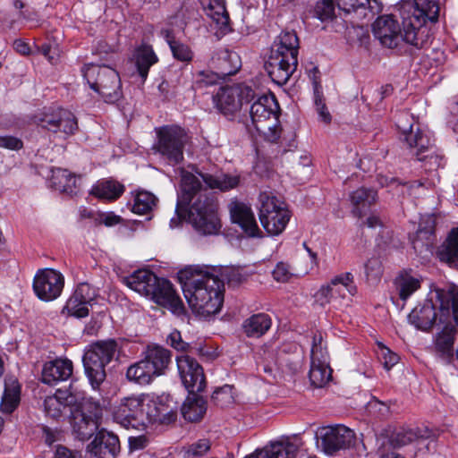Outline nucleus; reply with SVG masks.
Returning <instances> with one entry per match:
<instances>
[{
  "label": "nucleus",
  "mask_w": 458,
  "mask_h": 458,
  "mask_svg": "<svg viewBox=\"0 0 458 458\" xmlns=\"http://www.w3.org/2000/svg\"><path fill=\"white\" fill-rule=\"evenodd\" d=\"M181 194L176 204V217L170 221L172 228L179 226L183 218L202 235L217 234L221 222L217 216V204L207 189L227 191L239 185L237 175H213L196 170L195 174L182 171Z\"/></svg>",
  "instance_id": "obj_1"
},
{
  "label": "nucleus",
  "mask_w": 458,
  "mask_h": 458,
  "mask_svg": "<svg viewBox=\"0 0 458 458\" xmlns=\"http://www.w3.org/2000/svg\"><path fill=\"white\" fill-rule=\"evenodd\" d=\"M178 278L192 311L204 318L220 311L224 301V282L208 267L189 266Z\"/></svg>",
  "instance_id": "obj_2"
},
{
  "label": "nucleus",
  "mask_w": 458,
  "mask_h": 458,
  "mask_svg": "<svg viewBox=\"0 0 458 458\" xmlns=\"http://www.w3.org/2000/svg\"><path fill=\"white\" fill-rule=\"evenodd\" d=\"M176 412L148 394L124 397L114 411V420L125 428L144 429L148 424H170Z\"/></svg>",
  "instance_id": "obj_3"
},
{
  "label": "nucleus",
  "mask_w": 458,
  "mask_h": 458,
  "mask_svg": "<svg viewBox=\"0 0 458 458\" xmlns=\"http://www.w3.org/2000/svg\"><path fill=\"white\" fill-rule=\"evenodd\" d=\"M438 15L437 0H413V4H403L400 9V18L406 43L419 49L428 47L432 35L427 21L436 22Z\"/></svg>",
  "instance_id": "obj_4"
},
{
  "label": "nucleus",
  "mask_w": 458,
  "mask_h": 458,
  "mask_svg": "<svg viewBox=\"0 0 458 458\" xmlns=\"http://www.w3.org/2000/svg\"><path fill=\"white\" fill-rule=\"evenodd\" d=\"M123 280L131 290L150 298L158 305L169 309L173 313L177 315L183 313V303L168 280L157 277L148 269H139Z\"/></svg>",
  "instance_id": "obj_5"
},
{
  "label": "nucleus",
  "mask_w": 458,
  "mask_h": 458,
  "mask_svg": "<svg viewBox=\"0 0 458 458\" xmlns=\"http://www.w3.org/2000/svg\"><path fill=\"white\" fill-rule=\"evenodd\" d=\"M299 39L294 31H283L274 42L265 68L271 80L284 85L298 64Z\"/></svg>",
  "instance_id": "obj_6"
},
{
  "label": "nucleus",
  "mask_w": 458,
  "mask_h": 458,
  "mask_svg": "<svg viewBox=\"0 0 458 458\" xmlns=\"http://www.w3.org/2000/svg\"><path fill=\"white\" fill-rule=\"evenodd\" d=\"M119 353V344L114 339L97 341L89 345L83 355V365L93 389H98L105 381L106 367L118 360Z\"/></svg>",
  "instance_id": "obj_7"
},
{
  "label": "nucleus",
  "mask_w": 458,
  "mask_h": 458,
  "mask_svg": "<svg viewBox=\"0 0 458 458\" xmlns=\"http://www.w3.org/2000/svg\"><path fill=\"white\" fill-rule=\"evenodd\" d=\"M408 117V114H403L396 122V126L402 132L401 140L407 144L411 155L424 162L426 170H437L442 166V157L435 153L429 135L419 128L414 131Z\"/></svg>",
  "instance_id": "obj_8"
},
{
  "label": "nucleus",
  "mask_w": 458,
  "mask_h": 458,
  "mask_svg": "<svg viewBox=\"0 0 458 458\" xmlns=\"http://www.w3.org/2000/svg\"><path fill=\"white\" fill-rule=\"evenodd\" d=\"M279 110V105L274 95L259 97L250 107L252 125L270 142H276L280 137Z\"/></svg>",
  "instance_id": "obj_9"
},
{
  "label": "nucleus",
  "mask_w": 458,
  "mask_h": 458,
  "mask_svg": "<svg viewBox=\"0 0 458 458\" xmlns=\"http://www.w3.org/2000/svg\"><path fill=\"white\" fill-rule=\"evenodd\" d=\"M82 72L90 89L96 91L105 102L114 104L122 98L120 75L114 68L90 64H87Z\"/></svg>",
  "instance_id": "obj_10"
},
{
  "label": "nucleus",
  "mask_w": 458,
  "mask_h": 458,
  "mask_svg": "<svg viewBox=\"0 0 458 458\" xmlns=\"http://www.w3.org/2000/svg\"><path fill=\"white\" fill-rule=\"evenodd\" d=\"M259 216L262 226L270 235L280 234L291 216L285 203L268 191L259 193Z\"/></svg>",
  "instance_id": "obj_11"
},
{
  "label": "nucleus",
  "mask_w": 458,
  "mask_h": 458,
  "mask_svg": "<svg viewBox=\"0 0 458 458\" xmlns=\"http://www.w3.org/2000/svg\"><path fill=\"white\" fill-rule=\"evenodd\" d=\"M157 140L154 149L170 165H177L183 159V149L189 141L184 129L177 125H165L156 128Z\"/></svg>",
  "instance_id": "obj_12"
},
{
  "label": "nucleus",
  "mask_w": 458,
  "mask_h": 458,
  "mask_svg": "<svg viewBox=\"0 0 458 458\" xmlns=\"http://www.w3.org/2000/svg\"><path fill=\"white\" fill-rule=\"evenodd\" d=\"M256 98L250 86L234 84L223 87L214 98L216 108L227 117H233L242 109L244 103L249 104Z\"/></svg>",
  "instance_id": "obj_13"
},
{
  "label": "nucleus",
  "mask_w": 458,
  "mask_h": 458,
  "mask_svg": "<svg viewBox=\"0 0 458 458\" xmlns=\"http://www.w3.org/2000/svg\"><path fill=\"white\" fill-rule=\"evenodd\" d=\"M102 415L99 405L89 402L77 403L68 416L73 433L81 440L91 437L98 429Z\"/></svg>",
  "instance_id": "obj_14"
},
{
  "label": "nucleus",
  "mask_w": 458,
  "mask_h": 458,
  "mask_svg": "<svg viewBox=\"0 0 458 458\" xmlns=\"http://www.w3.org/2000/svg\"><path fill=\"white\" fill-rule=\"evenodd\" d=\"M33 119L38 125L54 133H62L64 138L74 134L78 130L75 115L64 108H45Z\"/></svg>",
  "instance_id": "obj_15"
},
{
  "label": "nucleus",
  "mask_w": 458,
  "mask_h": 458,
  "mask_svg": "<svg viewBox=\"0 0 458 458\" xmlns=\"http://www.w3.org/2000/svg\"><path fill=\"white\" fill-rule=\"evenodd\" d=\"M356 292L357 288L353 282V276L346 272L334 277L327 285L322 286L317 293L316 298L321 305H325L353 296Z\"/></svg>",
  "instance_id": "obj_16"
},
{
  "label": "nucleus",
  "mask_w": 458,
  "mask_h": 458,
  "mask_svg": "<svg viewBox=\"0 0 458 458\" xmlns=\"http://www.w3.org/2000/svg\"><path fill=\"white\" fill-rule=\"evenodd\" d=\"M176 363L182 383L189 394L202 392L206 387V378L199 363L189 355L178 356Z\"/></svg>",
  "instance_id": "obj_17"
},
{
  "label": "nucleus",
  "mask_w": 458,
  "mask_h": 458,
  "mask_svg": "<svg viewBox=\"0 0 458 458\" xmlns=\"http://www.w3.org/2000/svg\"><path fill=\"white\" fill-rule=\"evenodd\" d=\"M64 279L61 273L52 268L39 270L33 280L36 295L44 301L55 300L62 293Z\"/></svg>",
  "instance_id": "obj_18"
},
{
  "label": "nucleus",
  "mask_w": 458,
  "mask_h": 458,
  "mask_svg": "<svg viewBox=\"0 0 458 458\" xmlns=\"http://www.w3.org/2000/svg\"><path fill=\"white\" fill-rule=\"evenodd\" d=\"M373 34L388 48H395L401 42H406L403 26L401 28L393 14L379 16L373 23Z\"/></svg>",
  "instance_id": "obj_19"
},
{
  "label": "nucleus",
  "mask_w": 458,
  "mask_h": 458,
  "mask_svg": "<svg viewBox=\"0 0 458 458\" xmlns=\"http://www.w3.org/2000/svg\"><path fill=\"white\" fill-rule=\"evenodd\" d=\"M321 436V446L327 454H334L341 449L350 447L354 441V433L350 428L338 425L324 429Z\"/></svg>",
  "instance_id": "obj_20"
},
{
  "label": "nucleus",
  "mask_w": 458,
  "mask_h": 458,
  "mask_svg": "<svg viewBox=\"0 0 458 458\" xmlns=\"http://www.w3.org/2000/svg\"><path fill=\"white\" fill-rule=\"evenodd\" d=\"M77 403V397L69 390L57 389L53 395L45 398L44 411L46 416L58 420L70 413Z\"/></svg>",
  "instance_id": "obj_21"
},
{
  "label": "nucleus",
  "mask_w": 458,
  "mask_h": 458,
  "mask_svg": "<svg viewBox=\"0 0 458 458\" xmlns=\"http://www.w3.org/2000/svg\"><path fill=\"white\" fill-rule=\"evenodd\" d=\"M435 227L436 218L433 215L421 218L416 239L413 241V248L422 257L432 254V249L437 241Z\"/></svg>",
  "instance_id": "obj_22"
},
{
  "label": "nucleus",
  "mask_w": 458,
  "mask_h": 458,
  "mask_svg": "<svg viewBox=\"0 0 458 458\" xmlns=\"http://www.w3.org/2000/svg\"><path fill=\"white\" fill-rule=\"evenodd\" d=\"M120 450L119 439L112 433L100 431L88 445L91 458H115Z\"/></svg>",
  "instance_id": "obj_23"
},
{
  "label": "nucleus",
  "mask_w": 458,
  "mask_h": 458,
  "mask_svg": "<svg viewBox=\"0 0 458 458\" xmlns=\"http://www.w3.org/2000/svg\"><path fill=\"white\" fill-rule=\"evenodd\" d=\"M229 211L233 223L237 224L250 237L258 236V227L250 207L243 202L233 201L229 204Z\"/></svg>",
  "instance_id": "obj_24"
},
{
  "label": "nucleus",
  "mask_w": 458,
  "mask_h": 458,
  "mask_svg": "<svg viewBox=\"0 0 458 458\" xmlns=\"http://www.w3.org/2000/svg\"><path fill=\"white\" fill-rule=\"evenodd\" d=\"M72 362L68 359H56L45 363L42 369V382L54 385L67 380L72 374Z\"/></svg>",
  "instance_id": "obj_25"
},
{
  "label": "nucleus",
  "mask_w": 458,
  "mask_h": 458,
  "mask_svg": "<svg viewBox=\"0 0 458 458\" xmlns=\"http://www.w3.org/2000/svg\"><path fill=\"white\" fill-rule=\"evenodd\" d=\"M212 61L216 69V73L220 79L235 74L242 65L239 55L226 48L219 49Z\"/></svg>",
  "instance_id": "obj_26"
},
{
  "label": "nucleus",
  "mask_w": 458,
  "mask_h": 458,
  "mask_svg": "<svg viewBox=\"0 0 458 458\" xmlns=\"http://www.w3.org/2000/svg\"><path fill=\"white\" fill-rule=\"evenodd\" d=\"M157 377L165 373L172 360V352L160 345L149 344L143 358Z\"/></svg>",
  "instance_id": "obj_27"
},
{
  "label": "nucleus",
  "mask_w": 458,
  "mask_h": 458,
  "mask_svg": "<svg viewBox=\"0 0 458 458\" xmlns=\"http://www.w3.org/2000/svg\"><path fill=\"white\" fill-rule=\"evenodd\" d=\"M207 401L198 394V393L189 394L183 402L181 412L183 419L190 422H198L201 420L207 412Z\"/></svg>",
  "instance_id": "obj_28"
},
{
  "label": "nucleus",
  "mask_w": 458,
  "mask_h": 458,
  "mask_svg": "<svg viewBox=\"0 0 458 458\" xmlns=\"http://www.w3.org/2000/svg\"><path fill=\"white\" fill-rule=\"evenodd\" d=\"M350 199L352 205V215L361 218L368 213L371 205L376 202L377 192L372 189L360 187L351 193Z\"/></svg>",
  "instance_id": "obj_29"
},
{
  "label": "nucleus",
  "mask_w": 458,
  "mask_h": 458,
  "mask_svg": "<svg viewBox=\"0 0 458 458\" xmlns=\"http://www.w3.org/2000/svg\"><path fill=\"white\" fill-rule=\"evenodd\" d=\"M298 445L290 442H276L257 450L245 458H295Z\"/></svg>",
  "instance_id": "obj_30"
},
{
  "label": "nucleus",
  "mask_w": 458,
  "mask_h": 458,
  "mask_svg": "<svg viewBox=\"0 0 458 458\" xmlns=\"http://www.w3.org/2000/svg\"><path fill=\"white\" fill-rule=\"evenodd\" d=\"M50 187L62 193L73 195L77 193V179L75 174L66 169L54 168L49 179Z\"/></svg>",
  "instance_id": "obj_31"
},
{
  "label": "nucleus",
  "mask_w": 458,
  "mask_h": 458,
  "mask_svg": "<svg viewBox=\"0 0 458 458\" xmlns=\"http://www.w3.org/2000/svg\"><path fill=\"white\" fill-rule=\"evenodd\" d=\"M430 432L427 428H399L390 437V444L394 448H400L411 443H420L428 438Z\"/></svg>",
  "instance_id": "obj_32"
},
{
  "label": "nucleus",
  "mask_w": 458,
  "mask_h": 458,
  "mask_svg": "<svg viewBox=\"0 0 458 458\" xmlns=\"http://www.w3.org/2000/svg\"><path fill=\"white\" fill-rule=\"evenodd\" d=\"M437 318L435 308L430 303H426L420 308H415L408 316L411 324L417 328L428 330L432 327Z\"/></svg>",
  "instance_id": "obj_33"
},
{
  "label": "nucleus",
  "mask_w": 458,
  "mask_h": 458,
  "mask_svg": "<svg viewBox=\"0 0 458 458\" xmlns=\"http://www.w3.org/2000/svg\"><path fill=\"white\" fill-rule=\"evenodd\" d=\"M437 256L440 261L453 265L458 262V228L449 232L445 241L439 246Z\"/></svg>",
  "instance_id": "obj_34"
},
{
  "label": "nucleus",
  "mask_w": 458,
  "mask_h": 458,
  "mask_svg": "<svg viewBox=\"0 0 458 458\" xmlns=\"http://www.w3.org/2000/svg\"><path fill=\"white\" fill-rule=\"evenodd\" d=\"M200 4L206 15L221 29L227 27L229 15L225 8V0H200Z\"/></svg>",
  "instance_id": "obj_35"
},
{
  "label": "nucleus",
  "mask_w": 458,
  "mask_h": 458,
  "mask_svg": "<svg viewBox=\"0 0 458 458\" xmlns=\"http://www.w3.org/2000/svg\"><path fill=\"white\" fill-rule=\"evenodd\" d=\"M21 386L14 378H8L4 382V391L1 401V411L12 413L20 403Z\"/></svg>",
  "instance_id": "obj_36"
},
{
  "label": "nucleus",
  "mask_w": 458,
  "mask_h": 458,
  "mask_svg": "<svg viewBox=\"0 0 458 458\" xmlns=\"http://www.w3.org/2000/svg\"><path fill=\"white\" fill-rule=\"evenodd\" d=\"M271 324V318L267 314L259 313L247 318L242 328L247 336L260 337L270 328Z\"/></svg>",
  "instance_id": "obj_37"
},
{
  "label": "nucleus",
  "mask_w": 458,
  "mask_h": 458,
  "mask_svg": "<svg viewBox=\"0 0 458 458\" xmlns=\"http://www.w3.org/2000/svg\"><path fill=\"white\" fill-rule=\"evenodd\" d=\"M455 332L454 326L446 325L436 337V348L443 359L450 360L453 358Z\"/></svg>",
  "instance_id": "obj_38"
},
{
  "label": "nucleus",
  "mask_w": 458,
  "mask_h": 458,
  "mask_svg": "<svg viewBox=\"0 0 458 458\" xmlns=\"http://www.w3.org/2000/svg\"><path fill=\"white\" fill-rule=\"evenodd\" d=\"M135 64L142 80H146L150 66L157 62V57L150 46H141L134 54Z\"/></svg>",
  "instance_id": "obj_39"
},
{
  "label": "nucleus",
  "mask_w": 458,
  "mask_h": 458,
  "mask_svg": "<svg viewBox=\"0 0 458 458\" xmlns=\"http://www.w3.org/2000/svg\"><path fill=\"white\" fill-rule=\"evenodd\" d=\"M126 377L130 381H133L140 385H148L157 376L146 360L142 359L128 368Z\"/></svg>",
  "instance_id": "obj_40"
},
{
  "label": "nucleus",
  "mask_w": 458,
  "mask_h": 458,
  "mask_svg": "<svg viewBox=\"0 0 458 458\" xmlns=\"http://www.w3.org/2000/svg\"><path fill=\"white\" fill-rule=\"evenodd\" d=\"M124 191V186L118 182L107 180L96 184L90 193L98 199L114 200Z\"/></svg>",
  "instance_id": "obj_41"
},
{
  "label": "nucleus",
  "mask_w": 458,
  "mask_h": 458,
  "mask_svg": "<svg viewBox=\"0 0 458 458\" xmlns=\"http://www.w3.org/2000/svg\"><path fill=\"white\" fill-rule=\"evenodd\" d=\"M399 297L406 301L414 292L420 287V280L411 274L402 273L395 280Z\"/></svg>",
  "instance_id": "obj_42"
},
{
  "label": "nucleus",
  "mask_w": 458,
  "mask_h": 458,
  "mask_svg": "<svg viewBox=\"0 0 458 458\" xmlns=\"http://www.w3.org/2000/svg\"><path fill=\"white\" fill-rule=\"evenodd\" d=\"M157 198L151 192L147 191H140L137 192L132 212L143 215L150 212L157 204Z\"/></svg>",
  "instance_id": "obj_43"
},
{
  "label": "nucleus",
  "mask_w": 458,
  "mask_h": 458,
  "mask_svg": "<svg viewBox=\"0 0 458 458\" xmlns=\"http://www.w3.org/2000/svg\"><path fill=\"white\" fill-rule=\"evenodd\" d=\"M310 380L315 387H323L332 379L329 364H310Z\"/></svg>",
  "instance_id": "obj_44"
},
{
  "label": "nucleus",
  "mask_w": 458,
  "mask_h": 458,
  "mask_svg": "<svg viewBox=\"0 0 458 458\" xmlns=\"http://www.w3.org/2000/svg\"><path fill=\"white\" fill-rule=\"evenodd\" d=\"M165 34L166 41L170 47L173 55L175 59L181 62H191L193 57V53L190 47L179 41H176L168 30L162 31Z\"/></svg>",
  "instance_id": "obj_45"
},
{
  "label": "nucleus",
  "mask_w": 458,
  "mask_h": 458,
  "mask_svg": "<svg viewBox=\"0 0 458 458\" xmlns=\"http://www.w3.org/2000/svg\"><path fill=\"white\" fill-rule=\"evenodd\" d=\"M310 364H329V355L323 343L321 335L313 336L310 351Z\"/></svg>",
  "instance_id": "obj_46"
},
{
  "label": "nucleus",
  "mask_w": 458,
  "mask_h": 458,
  "mask_svg": "<svg viewBox=\"0 0 458 458\" xmlns=\"http://www.w3.org/2000/svg\"><path fill=\"white\" fill-rule=\"evenodd\" d=\"M345 0H319L315 7L316 16L322 21L332 20L335 17V6L345 4Z\"/></svg>",
  "instance_id": "obj_47"
},
{
  "label": "nucleus",
  "mask_w": 458,
  "mask_h": 458,
  "mask_svg": "<svg viewBox=\"0 0 458 458\" xmlns=\"http://www.w3.org/2000/svg\"><path fill=\"white\" fill-rule=\"evenodd\" d=\"M221 80L216 72L209 70L199 71L194 74L192 89L195 90L202 89L206 87L215 85Z\"/></svg>",
  "instance_id": "obj_48"
},
{
  "label": "nucleus",
  "mask_w": 458,
  "mask_h": 458,
  "mask_svg": "<svg viewBox=\"0 0 458 458\" xmlns=\"http://www.w3.org/2000/svg\"><path fill=\"white\" fill-rule=\"evenodd\" d=\"M314 98L316 111L319 116L320 121L325 123H329L332 117L324 101L321 86H319L316 81H314Z\"/></svg>",
  "instance_id": "obj_49"
},
{
  "label": "nucleus",
  "mask_w": 458,
  "mask_h": 458,
  "mask_svg": "<svg viewBox=\"0 0 458 458\" xmlns=\"http://www.w3.org/2000/svg\"><path fill=\"white\" fill-rule=\"evenodd\" d=\"M213 403L222 408L232 404L234 401L233 394V386L225 385L224 386L217 388L212 394Z\"/></svg>",
  "instance_id": "obj_50"
},
{
  "label": "nucleus",
  "mask_w": 458,
  "mask_h": 458,
  "mask_svg": "<svg viewBox=\"0 0 458 458\" xmlns=\"http://www.w3.org/2000/svg\"><path fill=\"white\" fill-rule=\"evenodd\" d=\"M89 304L81 301L78 297L72 295L66 302L64 310L76 318H85L89 315Z\"/></svg>",
  "instance_id": "obj_51"
},
{
  "label": "nucleus",
  "mask_w": 458,
  "mask_h": 458,
  "mask_svg": "<svg viewBox=\"0 0 458 458\" xmlns=\"http://www.w3.org/2000/svg\"><path fill=\"white\" fill-rule=\"evenodd\" d=\"M210 449V442L208 439H199L190 445L185 452L186 458L200 457Z\"/></svg>",
  "instance_id": "obj_52"
},
{
  "label": "nucleus",
  "mask_w": 458,
  "mask_h": 458,
  "mask_svg": "<svg viewBox=\"0 0 458 458\" xmlns=\"http://www.w3.org/2000/svg\"><path fill=\"white\" fill-rule=\"evenodd\" d=\"M72 295L81 299V301H85L89 305H91V302L97 296V293L96 290L92 288L89 284L81 283L77 286Z\"/></svg>",
  "instance_id": "obj_53"
},
{
  "label": "nucleus",
  "mask_w": 458,
  "mask_h": 458,
  "mask_svg": "<svg viewBox=\"0 0 458 458\" xmlns=\"http://www.w3.org/2000/svg\"><path fill=\"white\" fill-rule=\"evenodd\" d=\"M365 272L368 279L377 281L383 274L382 263L377 258H372L365 264Z\"/></svg>",
  "instance_id": "obj_54"
},
{
  "label": "nucleus",
  "mask_w": 458,
  "mask_h": 458,
  "mask_svg": "<svg viewBox=\"0 0 458 458\" xmlns=\"http://www.w3.org/2000/svg\"><path fill=\"white\" fill-rule=\"evenodd\" d=\"M378 346L380 348V359L385 369L389 370L398 362L399 357L382 344H379Z\"/></svg>",
  "instance_id": "obj_55"
},
{
  "label": "nucleus",
  "mask_w": 458,
  "mask_h": 458,
  "mask_svg": "<svg viewBox=\"0 0 458 458\" xmlns=\"http://www.w3.org/2000/svg\"><path fill=\"white\" fill-rule=\"evenodd\" d=\"M0 148L11 150H18L22 148V141L20 139L13 136H0Z\"/></svg>",
  "instance_id": "obj_56"
},
{
  "label": "nucleus",
  "mask_w": 458,
  "mask_h": 458,
  "mask_svg": "<svg viewBox=\"0 0 458 458\" xmlns=\"http://www.w3.org/2000/svg\"><path fill=\"white\" fill-rule=\"evenodd\" d=\"M168 342L171 346L178 351H188L189 344L182 341L181 333L177 330L173 331L168 336Z\"/></svg>",
  "instance_id": "obj_57"
},
{
  "label": "nucleus",
  "mask_w": 458,
  "mask_h": 458,
  "mask_svg": "<svg viewBox=\"0 0 458 458\" xmlns=\"http://www.w3.org/2000/svg\"><path fill=\"white\" fill-rule=\"evenodd\" d=\"M273 276L277 282H286L291 276L288 265L278 263L273 270Z\"/></svg>",
  "instance_id": "obj_58"
},
{
  "label": "nucleus",
  "mask_w": 458,
  "mask_h": 458,
  "mask_svg": "<svg viewBox=\"0 0 458 458\" xmlns=\"http://www.w3.org/2000/svg\"><path fill=\"white\" fill-rule=\"evenodd\" d=\"M359 6L367 8L372 16L378 14L383 10V4L378 0H358Z\"/></svg>",
  "instance_id": "obj_59"
},
{
  "label": "nucleus",
  "mask_w": 458,
  "mask_h": 458,
  "mask_svg": "<svg viewBox=\"0 0 458 458\" xmlns=\"http://www.w3.org/2000/svg\"><path fill=\"white\" fill-rule=\"evenodd\" d=\"M81 454L77 451L68 449L64 445H57L54 458H81Z\"/></svg>",
  "instance_id": "obj_60"
},
{
  "label": "nucleus",
  "mask_w": 458,
  "mask_h": 458,
  "mask_svg": "<svg viewBox=\"0 0 458 458\" xmlns=\"http://www.w3.org/2000/svg\"><path fill=\"white\" fill-rule=\"evenodd\" d=\"M121 217L114 215V213H106L99 215V223L104 224L106 226H112L119 224Z\"/></svg>",
  "instance_id": "obj_61"
},
{
  "label": "nucleus",
  "mask_w": 458,
  "mask_h": 458,
  "mask_svg": "<svg viewBox=\"0 0 458 458\" xmlns=\"http://www.w3.org/2000/svg\"><path fill=\"white\" fill-rule=\"evenodd\" d=\"M382 225L383 223L379 216L376 215H371L366 219V221L362 225H360V226L366 225L369 228H376L377 226H382Z\"/></svg>",
  "instance_id": "obj_62"
},
{
  "label": "nucleus",
  "mask_w": 458,
  "mask_h": 458,
  "mask_svg": "<svg viewBox=\"0 0 458 458\" xmlns=\"http://www.w3.org/2000/svg\"><path fill=\"white\" fill-rule=\"evenodd\" d=\"M13 47L18 53L21 55H28L30 53L29 45L21 39L14 41Z\"/></svg>",
  "instance_id": "obj_63"
},
{
  "label": "nucleus",
  "mask_w": 458,
  "mask_h": 458,
  "mask_svg": "<svg viewBox=\"0 0 458 458\" xmlns=\"http://www.w3.org/2000/svg\"><path fill=\"white\" fill-rule=\"evenodd\" d=\"M43 434H44V438H45L46 444H47L49 445H52L56 440L55 432H53L47 427L43 428Z\"/></svg>",
  "instance_id": "obj_64"
}]
</instances>
